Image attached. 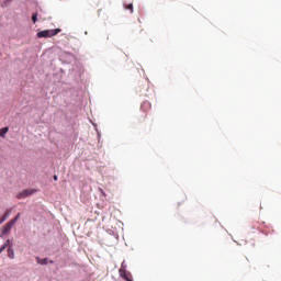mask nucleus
Here are the masks:
<instances>
[{
  "label": "nucleus",
  "mask_w": 281,
  "mask_h": 281,
  "mask_svg": "<svg viewBox=\"0 0 281 281\" xmlns=\"http://www.w3.org/2000/svg\"><path fill=\"white\" fill-rule=\"evenodd\" d=\"M60 32V29L44 30L37 33V38H52V36H56Z\"/></svg>",
  "instance_id": "nucleus-1"
},
{
  "label": "nucleus",
  "mask_w": 281,
  "mask_h": 281,
  "mask_svg": "<svg viewBox=\"0 0 281 281\" xmlns=\"http://www.w3.org/2000/svg\"><path fill=\"white\" fill-rule=\"evenodd\" d=\"M36 189H26L16 194V199H27V196H32V194H36Z\"/></svg>",
  "instance_id": "nucleus-2"
},
{
  "label": "nucleus",
  "mask_w": 281,
  "mask_h": 281,
  "mask_svg": "<svg viewBox=\"0 0 281 281\" xmlns=\"http://www.w3.org/2000/svg\"><path fill=\"white\" fill-rule=\"evenodd\" d=\"M12 227H14V221H10L9 223H7L3 227L2 234L5 236L8 234H10V229H12Z\"/></svg>",
  "instance_id": "nucleus-3"
},
{
  "label": "nucleus",
  "mask_w": 281,
  "mask_h": 281,
  "mask_svg": "<svg viewBox=\"0 0 281 281\" xmlns=\"http://www.w3.org/2000/svg\"><path fill=\"white\" fill-rule=\"evenodd\" d=\"M9 216H10V211H7V212L0 217V225H1L2 223H5V221H8V218H9Z\"/></svg>",
  "instance_id": "nucleus-4"
},
{
  "label": "nucleus",
  "mask_w": 281,
  "mask_h": 281,
  "mask_svg": "<svg viewBox=\"0 0 281 281\" xmlns=\"http://www.w3.org/2000/svg\"><path fill=\"white\" fill-rule=\"evenodd\" d=\"M150 102H148V101H144L143 103H142V105H140V109L143 110V111H148V109H150Z\"/></svg>",
  "instance_id": "nucleus-5"
},
{
  "label": "nucleus",
  "mask_w": 281,
  "mask_h": 281,
  "mask_svg": "<svg viewBox=\"0 0 281 281\" xmlns=\"http://www.w3.org/2000/svg\"><path fill=\"white\" fill-rule=\"evenodd\" d=\"M10 246V239H7L5 243L0 247V254H3L5 249Z\"/></svg>",
  "instance_id": "nucleus-6"
},
{
  "label": "nucleus",
  "mask_w": 281,
  "mask_h": 281,
  "mask_svg": "<svg viewBox=\"0 0 281 281\" xmlns=\"http://www.w3.org/2000/svg\"><path fill=\"white\" fill-rule=\"evenodd\" d=\"M8 131H10L9 127H2V128L0 130V137L4 138L5 135H8Z\"/></svg>",
  "instance_id": "nucleus-7"
},
{
  "label": "nucleus",
  "mask_w": 281,
  "mask_h": 281,
  "mask_svg": "<svg viewBox=\"0 0 281 281\" xmlns=\"http://www.w3.org/2000/svg\"><path fill=\"white\" fill-rule=\"evenodd\" d=\"M8 256L11 260H14V249L12 248H8Z\"/></svg>",
  "instance_id": "nucleus-8"
},
{
  "label": "nucleus",
  "mask_w": 281,
  "mask_h": 281,
  "mask_svg": "<svg viewBox=\"0 0 281 281\" xmlns=\"http://www.w3.org/2000/svg\"><path fill=\"white\" fill-rule=\"evenodd\" d=\"M125 10H128L131 14H133V3L130 4H123Z\"/></svg>",
  "instance_id": "nucleus-9"
},
{
  "label": "nucleus",
  "mask_w": 281,
  "mask_h": 281,
  "mask_svg": "<svg viewBox=\"0 0 281 281\" xmlns=\"http://www.w3.org/2000/svg\"><path fill=\"white\" fill-rule=\"evenodd\" d=\"M37 260V265H47V258L41 259V258H36Z\"/></svg>",
  "instance_id": "nucleus-10"
},
{
  "label": "nucleus",
  "mask_w": 281,
  "mask_h": 281,
  "mask_svg": "<svg viewBox=\"0 0 281 281\" xmlns=\"http://www.w3.org/2000/svg\"><path fill=\"white\" fill-rule=\"evenodd\" d=\"M37 19H38V13H33L32 15L33 23H36Z\"/></svg>",
  "instance_id": "nucleus-11"
},
{
  "label": "nucleus",
  "mask_w": 281,
  "mask_h": 281,
  "mask_svg": "<svg viewBox=\"0 0 281 281\" xmlns=\"http://www.w3.org/2000/svg\"><path fill=\"white\" fill-rule=\"evenodd\" d=\"M10 3H12V0H4V1L2 2V5H3V7H8V5H10Z\"/></svg>",
  "instance_id": "nucleus-12"
},
{
  "label": "nucleus",
  "mask_w": 281,
  "mask_h": 281,
  "mask_svg": "<svg viewBox=\"0 0 281 281\" xmlns=\"http://www.w3.org/2000/svg\"><path fill=\"white\" fill-rule=\"evenodd\" d=\"M19 218H21V213H18V215L11 221H13L14 225H16V221H19Z\"/></svg>",
  "instance_id": "nucleus-13"
},
{
  "label": "nucleus",
  "mask_w": 281,
  "mask_h": 281,
  "mask_svg": "<svg viewBox=\"0 0 281 281\" xmlns=\"http://www.w3.org/2000/svg\"><path fill=\"white\" fill-rule=\"evenodd\" d=\"M120 269H123V271H126V261H123V262H122Z\"/></svg>",
  "instance_id": "nucleus-14"
},
{
  "label": "nucleus",
  "mask_w": 281,
  "mask_h": 281,
  "mask_svg": "<svg viewBox=\"0 0 281 281\" xmlns=\"http://www.w3.org/2000/svg\"><path fill=\"white\" fill-rule=\"evenodd\" d=\"M54 181H58V176H54Z\"/></svg>",
  "instance_id": "nucleus-15"
},
{
  "label": "nucleus",
  "mask_w": 281,
  "mask_h": 281,
  "mask_svg": "<svg viewBox=\"0 0 281 281\" xmlns=\"http://www.w3.org/2000/svg\"><path fill=\"white\" fill-rule=\"evenodd\" d=\"M49 262H50V265H54V261H53V260H50Z\"/></svg>",
  "instance_id": "nucleus-16"
}]
</instances>
